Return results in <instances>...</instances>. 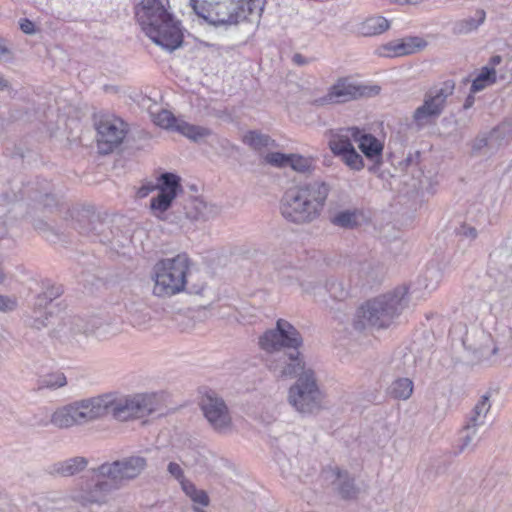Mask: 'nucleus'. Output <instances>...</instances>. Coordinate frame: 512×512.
<instances>
[{"label": "nucleus", "mask_w": 512, "mask_h": 512, "mask_svg": "<svg viewBox=\"0 0 512 512\" xmlns=\"http://www.w3.org/2000/svg\"><path fill=\"white\" fill-rule=\"evenodd\" d=\"M303 338L288 321L279 319L274 329L267 330L260 338L261 349L271 354L267 366L279 378L297 377L288 390V403L300 414L311 415L322 407L323 393L315 372L305 367L299 348Z\"/></svg>", "instance_id": "nucleus-1"}, {"label": "nucleus", "mask_w": 512, "mask_h": 512, "mask_svg": "<svg viewBox=\"0 0 512 512\" xmlns=\"http://www.w3.org/2000/svg\"><path fill=\"white\" fill-rule=\"evenodd\" d=\"M330 191V184L323 180L290 187L280 202L281 215L295 224L311 223L320 216Z\"/></svg>", "instance_id": "nucleus-2"}, {"label": "nucleus", "mask_w": 512, "mask_h": 512, "mask_svg": "<svg viewBox=\"0 0 512 512\" xmlns=\"http://www.w3.org/2000/svg\"><path fill=\"white\" fill-rule=\"evenodd\" d=\"M135 17L143 32L157 45L168 51L183 42L180 22L167 11L160 0H141L135 6Z\"/></svg>", "instance_id": "nucleus-3"}, {"label": "nucleus", "mask_w": 512, "mask_h": 512, "mask_svg": "<svg viewBox=\"0 0 512 512\" xmlns=\"http://www.w3.org/2000/svg\"><path fill=\"white\" fill-rule=\"evenodd\" d=\"M407 293V287L400 286L367 301L357 311L354 328L363 330L368 326L378 329L390 326L405 309Z\"/></svg>", "instance_id": "nucleus-4"}, {"label": "nucleus", "mask_w": 512, "mask_h": 512, "mask_svg": "<svg viewBox=\"0 0 512 512\" xmlns=\"http://www.w3.org/2000/svg\"><path fill=\"white\" fill-rule=\"evenodd\" d=\"M264 0H189L193 12L213 26L237 24L263 8Z\"/></svg>", "instance_id": "nucleus-5"}, {"label": "nucleus", "mask_w": 512, "mask_h": 512, "mask_svg": "<svg viewBox=\"0 0 512 512\" xmlns=\"http://www.w3.org/2000/svg\"><path fill=\"white\" fill-rule=\"evenodd\" d=\"M98 419L111 415L117 421H129L149 416L157 409L154 394L142 393L118 396L113 393L96 396Z\"/></svg>", "instance_id": "nucleus-6"}, {"label": "nucleus", "mask_w": 512, "mask_h": 512, "mask_svg": "<svg viewBox=\"0 0 512 512\" xmlns=\"http://www.w3.org/2000/svg\"><path fill=\"white\" fill-rule=\"evenodd\" d=\"M189 270V258L178 254L158 261L153 269V293L158 297H170L184 290Z\"/></svg>", "instance_id": "nucleus-7"}, {"label": "nucleus", "mask_w": 512, "mask_h": 512, "mask_svg": "<svg viewBox=\"0 0 512 512\" xmlns=\"http://www.w3.org/2000/svg\"><path fill=\"white\" fill-rule=\"evenodd\" d=\"M455 90V82L446 80L431 87L424 94L422 105L417 107L412 119L418 129H422L434 123L444 112L447 100Z\"/></svg>", "instance_id": "nucleus-8"}, {"label": "nucleus", "mask_w": 512, "mask_h": 512, "mask_svg": "<svg viewBox=\"0 0 512 512\" xmlns=\"http://www.w3.org/2000/svg\"><path fill=\"white\" fill-rule=\"evenodd\" d=\"M98 419L96 396L75 401L58 408L51 416V423L58 428H69Z\"/></svg>", "instance_id": "nucleus-9"}, {"label": "nucleus", "mask_w": 512, "mask_h": 512, "mask_svg": "<svg viewBox=\"0 0 512 512\" xmlns=\"http://www.w3.org/2000/svg\"><path fill=\"white\" fill-rule=\"evenodd\" d=\"M147 467V459L140 455H131L97 467L100 477H107L120 489L129 481L136 479Z\"/></svg>", "instance_id": "nucleus-10"}, {"label": "nucleus", "mask_w": 512, "mask_h": 512, "mask_svg": "<svg viewBox=\"0 0 512 512\" xmlns=\"http://www.w3.org/2000/svg\"><path fill=\"white\" fill-rule=\"evenodd\" d=\"M73 228L93 241L111 243L114 239L110 223L90 209H79L72 213Z\"/></svg>", "instance_id": "nucleus-11"}, {"label": "nucleus", "mask_w": 512, "mask_h": 512, "mask_svg": "<svg viewBox=\"0 0 512 512\" xmlns=\"http://www.w3.org/2000/svg\"><path fill=\"white\" fill-rule=\"evenodd\" d=\"M200 407L210 426L219 433L231 430L232 417L225 401L215 392H206L200 401Z\"/></svg>", "instance_id": "nucleus-12"}, {"label": "nucleus", "mask_w": 512, "mask_h": 512, "mask_svg": "<svg viewBox=\"0 0 512 512\" xmlns=\"http://www.w3.org/2000/svg\"><path fill=\"white\" fill-rule=\"evenodd\" d=\"M512 139V117L503 121L488 133L479 134L472 142V151L492 155Z\"/></svg>", "instance_id": "nucleus-13"}, {"label": "nucleus", "mask_w": 512, "mask_h": 512, "mask_svg": "<svg viewBox=\"0 0 512 512\" xmlns=\"http://www.w3.org/2000/svg\"><path fill=\"white\" fill-rule=\"evenodd\" d=\"M98 148L102 154H109L123 141L127 124L120 118L101 120L97 125Z\"/></svg>", "instance_id": "nucleus-14"}, {"label": "nucleus", "mask_w": 512, "mask_h": 512, "mask_svg": "<svg viewBox=\"0 0 512 512\" xmlns=\"http://www.w3.org/2000/svg\"><path fill=\"white\" fill-rule=\"evenodd\" d=\"M379 91L378 86L356 85L348 78H340L329 89L327 100L335 103H345L363 96L376 95Z\"/></svg>", "instance_id": "nucleus-15"}, {"label": "nucleus", "mask_w": 512, "mask_h": 512, "mask_svg": "<svg viewBox=\"0 0 512 512\" xmlns=\"http://www.w3.org/2000/svg\"><path fill=\"white\" fill-rule=\"evenodd\" d=\"M100 329V321L97 318L85 320L84 318L74 316L63 321L57 330L60 339L70 341L78 336H88L97 333Z\"/></svg>", "instance_id": "nucleus-16"}, {"label": "nucleus", "mask_w": 512, "mask_h": 512, "mask_svg": "<svg viewBox=\"0 0 512 512\" xmlns=\"http://www.w3.org/2000/svg\"><path fill=\"white\" fill-rule=\"evenodd\" d=\"M353 141L358 144L359 149L365 157L373 162L369 171H375L382 164L383 143L374 135L365 133L359 128L352 129Z\"/></svg>", "instance_id": "nucleus-17"}, {"label": "nucleus", "mask_w": 512, "mask_h": 512, "mask_svg": "<svg viewBox=\"0 0 512 512\" xmlns=\"http://www.w3.org/2000/svg\"><path fill=\"white\" fill-rule=\"evenodd\" d=\"M95 484L89 490L83 492L81 499L83 504H104L111 492L117 490L111 479L100 477L97 468L93 469Z\"/></svg>", "instance_id": "nucleus-18"}, {"label": "nucleus", "mask_w": 512, "mask_h": 512, "mask_svg": "<svg viewBox=\"0 0 512 512\" xmlns=\"http://www.w3.org/2000/svg\"><path fill=\"white\" fill-rule=\"evenodd\" d=\"M185 216L191 221H208L220 214V207L202 199H190L184 206Z\"/></svg>", "instance_id": "nucleus-19"}, {"label": "nucleus", "mask_w": 512, "mask_h": 512, "mask_svg": "<svg viewBox=\"0 0 512 512\" xmlns=\"http://www.w3.org/2000/svg\"><path fill=\"white\" fill-rule=\"evenodd\" d=\"M426 45L427 42L423 38L415 36L389 42L383 46V49L387 51V56L398 57L420 51L425 48Z\"/></svg>", "instance_id": "nucleus-20"}, {"label": "nucleus", "mask_w": 512, "mask_h": 512, "mask_svg": "<svg viewBox=\"0 0 512 512\" xmlns=\"http://www.w3.org/2000/svg\"><path fill=\"white\" fill-rule=\"evenodd\" d=\"M87 464L88 460L85 457L76 456L50 465L48 472L64 477L73 476L84 470Z\"/></svg>", "instance_id": "nucleus-21"}, {"label": "nucleus", "mask_w": 512, "mask_h": 512, "mask_svg": "<svg viewBox=\"0 0 512 512\" xmlns=\"http://www.w3.org/2000/svg\"><path fill=\"white\" fill-rule=\"evenodd\" d=\"M49 304V301L43 295L39 294L35 300L32 314L29 316L28 324L35 329H42L47 327L49 319L52 316L51 313L43 311V309Z\"/></svg>", "instance_id": "nucleus-22"}, {"label": "nucleus", "mask_w": 512, "mask_h": 512, "mask_svg": "<svg viewBox=\"0 0 512 512\" xmlns=\"http://www.w3.org/2000/svg\"><path fill=\"white\" fill-rule=\"evenodd\" d=\"M333 485L342 499L350 500L357 497L359 489L355 486L354 479L346 471L337 470Z\"/></svg>", "instance_id": "nucleus-23"}, {"label": "nucleus", "mask_w": 512, "mask_h": 512, "mask_svg": "<svg viewBox=\"0 0 512 512\" xmlns=\"http://www.w3.org/2000/svg\"><path fill=\"white\" fill-rule=\"evenodd\" d=\"M355 128L356 127H349L343 129L339 133L332 136L329 141V147L335 156L340 157L342 154L354 148V141L351 130Z\"/></svg>", "instance_id": "nucleus-24"}, {"label": "nucleus", "mask_w": 512, "mask_h": 512, "mask_svg": "<svg viewBox=\"0 0 512 512\" xmlns=\"http://www.w3.org/2000/svg\"><path fill=\"white\" fill-rule=\"evenodd\" d=\"M330 222L337 227L351 229L358 224L357 209L330 210Z\"/></svg>", "instance_id": "nucleus-25"}, {"label": "nucleus", "mask_w": 512, "mask_h": 512, "mask_svg": "<svg viewBox=\"0 0 512 512\" xmlns=\"http://www.w3.org/2000/svg\"><path fill=\"white\" fill-rule=\"evenodd\" d=\"M486 19V12L483 9H478L474 17L465 18L457 21L453 27V33L456 35L469 34L478 29Z\"/></svg>", "instance_id": "nucleus-26"}, {"label": "nucleus", "mask_w": 512, "mask_h": 512, "mask_svg": "<svg viewBox=\"0 0 512 512\" xmlns=\"http://www.w3.org/2000/svg\"><path fill=\"white\" fill-rule=\"evenodd\" d=\"M390 27L389 21L382 16H372L363 21L360 25V32L364 36L379 35Z\"/></svg>", "instance_id": "nucleus-27"}, {"label": "nucleus", "mask_w": 512, "mask_h": 512, "mask_svg": "<svg viewBox=\"0 0 512 512\" xmlns=\"http://www.w3.org/2000/svg\"><path fill=\"white\" fill-rule=\"evenodd\" d=\"M175 131L195 142L204 139L211 134L210 129L190 124L182 119L177 123Z\"/></svg>", "instance_id": "nucleus-28"}, {"label": "nucleus", "mask_w": 512, "mask_h": 512, "mask_svg": "<svg viewBox=\"0 0 512 512\" xmlns=\"http://www.w3.org/2000/svg\"><path fill=\"white\" fill-rule=\"evenodd\" d=\"M413 382L409 378H398L388 388V394L399 400H407L413 393Z\"/></svg>", "instance_id": "nucleus-29"}, {"label": "nucleus", "mask_w": 512, "mask_h": 512, "mask_svg": "<svg viewBox=\"0 0 512 512\" xmlns=\"http://www.w3.org/2000/svg\"><path fill=\"white\" fill-rule=\"evenodd\" d=\"M490 408L491 404L489 402V397L487 395H483L480 401L473 408L472 414L467 421V425L475 428L484 425L486 415Z\"/></svg>", "instance_id": "nucleus-30"}, {"label": "nucleus", "mask_w": 512, "mask_h": 512, "mask_svg": "<svg viewBox=\"0 0 512 512\" xmlns=\"http://www.w3.org/2000/svg\"><path fill=\"white\" fill-rule=\"evenodd\" d=\"M496 82V71L493 67H482L480 73L473 80L471 85V92L476 93L482 91L487 86Z\"/></svg>", "instance_id": "nucleus-31"}, {"label": "nucleus", "mask_w": 512, "mask_h": 512, "mask_svg": "<svg viewBox=\"0 0 512 512\" xmlns=\"http://www.w3.org/2000/svg\"><path fill=\"white\" fill-rule=\"evenodd\" d=\"M159 183L157 184V189L172 194L174 197L177 196L178 191H180L181 185H180V177L176 174L165 172L161 174L159 177Z\"/></svg>", "instance_id": "nucleus-32"}, {"label": "nucleus", "mask_w": 512, "mask_h": 512, "mask_svg": "<svg viewBox=\"0 0 512 512\" xmlns=\"http://www.w3.org/2000/svg\"><path fill=\"white\" fill-rule=\"evenodd\" d=\"M181 487L184 493L192 500L196 505L201 507L209 504V497L204 490H199L193 483L187 480L181 481Z\"/></svg>", "instance_id": "nucleus-33"}, {"label": "nucleus", "mask_w": 512, "mask_h": 512, "mask_svg": "<svg viewBox=\"0 0 512 512\" xmlns=\"http://www.w3.org/2000/svg\"><path fill=\"white\" fill-rule=\"evenodd\" d=\"M174 197L172 194H168L158 190L157 196L153 197L150 201V208L156 217H160V214L167 211L173 202Z\"/></svg>", "instance_id": "nucleus-34"}, {"label": "nucleus", "mask_w": 512, "mask_h": 512, "mask_svg": "<svg viewBox=\"0 0 512 512\" xmlns=\"http://www.w3.org/2000/svg\"><path fill=\"white\" fill-rule=\"evenodd\" d=\"M243 142L255 150L267 148L274 143L268 135L257 131H249L243 137Z\"/></svg>", "instance_id": "nucleus-35"}, {"label": "nucleus", "mask_w": 512, "mask_h": 512, "mask_svg": "<svg viewBox=\"0 0 512 512\" xmlns=\"http://www.w3.org/2000/svg\"><path fill=\"white\" fill-rule=\"evenodd\" d=\"M153 122L164 129L174 130L180 119L176 118L170 111L161 110L158 113L152 114Z\"/></svg>", "instance_id": "nucleus-36"}, {"label": "nucleus", "mask_w": 512, "mask_h": 512, "mask_svg": "<svg viewBox=\"0 0 512 512\" xmlns=\"http://www.w3.org/2000/svg\"><path fill=\"white\" fill-rule=\"evenodd\" d=\"M325 287L331 298L334 300L343 301L348 296V289L342 281H339L336 278H329Z\"/></svg>", "instance_id": "nucleus-37"}, {"label": "nucleus", "mask_w": 512, "mask_h": 512, "mask_svg": "<svg viewBox=\"0 0 512 512\" xmlns=\"http://www.w3.org/2000/svg\"><path fill=\"white\" fill-rule=\"evenodd\" d=\"M340 159L351 170L360 171L364 168V161L362 156L353 148L352 150L342 154Z\"/></svg>", "instance_id": "nucleus-38"}, {"label": "nucleus", "mask_w": 512, "mask_h": 512, "mask_svg": "<svg viewBox=\"0 0 512 512\" xmlns=\"http://www.w3.org/2000/svg\"><path fill=\"white\" fill-rule=\"evenodd\" d=\"M442 278L443 274L437 266H428L424 274V279L426 281L425 288L429 290L436 289Z\"/></svg>", "instance_id": "nucleus-39"}, {"label": "nucleus", "mask_w": 512, "mask_h": 512, "mask_svg": "<svg viewBox=\"0 0 512 512\" xmlns=\"http://www.w3.org/2000/svg\"><path fill=\"white\" fill-rule=\"evenodd\" d=\"M313 161L311 158H307L297 154H290L289 166L293 170L301 173H305L311 170Z\"/></svg>", "instance_id": "nucleus-40"}, {"label": "nucleus", "mask_w": 512, "mask_h": 512, "mask_svg": "<svg viewBox=\"0 0 512 512\" xmlns=\"http://www.w3.org/2000/svg\"><path fill=\"white\" fill-rule=\"evenodd\" d=\"M276 461L281 469L282 474L285 477H288L291 475L299 476V474L297 472V468L294 465V462L297 461L296 458L291 459V458L286 457L285 454L281 453V454L276 455Z\"/></svg>", "instance_id": "nucleus-41"}, {"label": "nucleus", "mask_w": 512, "mask_h": 512, "mask_svg": "<svg viewBox=\"0 0 512 512\" xmlns=\"http://www.w3.org/2000/svg\"><path fill=\"white\" fill-rule=\"evenodd\" d=\"M66 384L67 380L63 373L48 374L41 380V387L49 389L60 388L65 386Z\"/></svg>", "instance_id": "nucleus-42"}, {"label": "nucleus", "mask_w": 512, "mask_h": 512, "mask_svg": "<svg viewBox=\"0 0 512 512\" xmlns=\"http://www.w3.org/2000/svg\"><path fill=\"white\" fill-rule=\"evenodd\" d=\"M478 428L470 427L469 425H465L461 432V445L460 450L464 451L470 447L474 448L475 443L474 439L476 437Z\"/></svg>", "instance_id": "nucleus-43"}, {"label": "nucleus", "mask_w": 512, "mask_h": 512, "mask_svg": "<svg viewBox=\"0 0 512 512\" xmlns=\"http://www.w3.org/2000/svg\"><path fill=\"white\" fill-rule=\"evenodd\" d=\"M289 158L290 154L287 155L280 152H272L265 156V161L272 166L286 168L289 166Z\"/></svg>", "instance_id": "nucleus-44"}, {"label": "nucleus", "mask_w": 512, "mask_h": 512, "mask_svg": "<svg viewBox=\"0 0 512 512\" xmlns=\"http://www.w3.org/2000/svg\"><path fill=\"white\" fill-rule=\"evenodd\" d=\"M16 307L17 300L15 298L0 294V312L13 311Z\"/></svg>", "instance_id": "nucleus-45"}, {"label": "nucleus", "mask_w": 512, "mask_h": 512, "mask_svg": "<svg viewBox=\"0 0 512 512\" xmlns=\"http://www.w3.org/2000/svg\"><path fill=\"white\" fill-rule=\"evenodd\" d=\"M46 299L51 303L54 299L58 298L63 293V288L60 285H51L42 292Z\"/></svg>", "instance_id": "nucleus-46"}, {"label": "nucleus", "mask_w": 512, "mask_h": 512, "mask_svg": "<svg viewBox=\"0 0 512 512\" xmlns=\"http://www.w3.org/2000/svg\"><path fill=\"white\" fill-rule=\"evenodd\" d=\"M457 234L469 239H475L477 237V230L474 227L463 224L457 229Z\"/></svg>", "instance_id": "nucleus-47"}, {"label": "nucleus", "mask_w": 512, "mask_h": 512, "mask_svg": "<svg viewBox=\"0 0 512 512\" xmlns=\"http://www.w3.org/2000/svg\"><path fill=\"white\" fill-rule=\"evenodd\" d=\"M168 472L174 477L176 478L177 480H179L180 482L183 479V470L182 468L180 467L179 464L175 463V462H170L168 464Z\"/></svg>", "instance_id": "nucleus-48"}, {"label": "nucleus", "mask_w": 512, "mask_h": 512, "mask_svg": "<svg viewBox=\"0 0 512 512\" xmlns=\"http://www.w3.org/2000/svg\"><path fill=\"white\" fill-rule=\"evenodd\" d=\"M20 29L23 31V33L28 35H32L35 33L34 23L27 18L21 19Z\"/></svg>", "instance_id": "nucleus-49"}, {"label": "nucleus", "mask_w": 512, "mask_h": 512, "mask_svg": "<svg viewBox=\"0 0 512 512\" xmlns=\"http://www.w3.org/2000/svg\"><path fill=\"white\" fill-rule=\"evenodd\" d=\"M157 189V185H151V184H148V185H143L142 187H140L137 191V196L139 198H144L146 196L149 195L150 192H152L153 190Z\"/></svg>", "instance_id": "nucleus-50"}, {"label": "nucleus", "mask_w": 512, "mask_h": 512, "mask_svg": "<svg viewBox=\"0 0 512 512\" xmlns=\"http://www.w3.org/2000/svg\"><path fill=\"white\" fill-rule=\"evenodd\" d=\"M292 62L297 66H304L310 63V60L300 53H295L292 57Z\"/></svg>", "instance_id": "nucleus-51"}, {"label": "nucleus", "mask_w": 512, "mask_h": 512, "mask_svg": "<svg viewBox=\"0 0 512 512\" xmlns=\"http://www.w3.org/2000/svg\"><path fill=\"white\" fill-rule=\"evenodd\" d=\"M502 62V57L500 55H494L490 58L488 64L485 67H495Z\"/></svg>", "instance_id": "nucleus-52"}, {"label": "nucleus", "mask_w": 512, "mask_h": 512, "mask_svg": "<svg viewBox=\"0 0 512 512\" xmlns=\"http://www.w3.org/2000/svg\"><path fill=\"white\" fill-rule=\"evenodd\" d=\"M39 198L41 199V201L44 202L45 206H50L51 202H55L54 197L52 195H50L49 193L40 195Z\"/></svg>", "instance_id": "nucleus-53"}, {"label": "nucleus", "mask_w": 512, "mask_h": 512, "mask_svg": "<svg viewBox=\"0 0 512 512\" xmlns=\"http://www.w3.org/2000/svg\"><path fill=\"white\" fill-rule=\"evenodd\" d=\"M18 199H19V197L17 196V194L15 192H13L12 194L5 193L2 196V202L3 203H9V202H12V201H16Z\"/></svg>", "instance_id": "nucleus-54"}, {"label": "nucleus", "mask_w": 512, "mask_h": 512, "mask_svg": "<svg viewBox=\"0 0 512 512\" xmlns=\"http://www.w3.org/2000/svg\"><path fill=\"white\" fill-rule=\"evenodd\" d=\"M4 90H8L9 92H12L9 82L2 75H0V91H4Z\"/></svg>", "instance_id": "nucleus-55"}, {"label": "nucleus", "mask_w": 512, "mask_h": 512, "mask_svg": "<svg viewBox=\"0 0 512 512\" xmlns=\"http://www.w3.org/2000/svg\"><path fill=\"white\" fill-rule=\"evenodd\" d=\"M34 226L37 230L43 233H46L49 230L48 225L42 221H37Z\"/></svg>", "instance_id": "nucleus-56"}, {"label": "nucleus", "mask_w": 512, "mask_h": 512, "mask_svg": "<svg viewBox=\"0 0 512 512\" xmlns=\"http://www.w3.org/2000/svg\"><path fill=\"white\" fill-rule=\"evenodd\" d=\"M7 235V226L4 221L0 219V239Z\"/></svg>", "instance_id": "nucleus-57"}, {"label": "nucleus", "mask_w": 512, "mask_h": 512, "mask_svg": "<svg viewBox=\"0 0 512 512\" xmlns=\"http://www.w3.org/2000/svg\"><path fill=\"white\" fill-rule=\"evenodd\" d=\"M8 53H9V50L6 47L4 40L0 39V56H4Z\"/></svg>", "instance_id": "nucleus-58"}, {"label": "nucleus", "mask_w": 512, "mask_h": 512, "mask_svg": "<svg viewBox=\"0 0 512 512\" xmlns=\"http://www.w3.org/2000/svg\"><path fill=\"white\" fill-rule=\"evenodd\" d=\"M473 102H474V98H473V96H468V97L466 98L465 102H464V108H465V109L470 108V107L472 106Z\"/></svg>", "instance_id": "nucleus-59"}, {"label": "nucleus", "mask_w": 512, "mask_h": 512, "mask_svg": "<svg viewBox=\"0 0 512 512\" xmlns=\"http://www.w3.org/2000/svg\"><path fill=\"white\" fill-rule=\"evenodd\" d=\"M423 0H405V3L411 4V5H417L420 4Z\"/></svg>", "instance_id": "nucleus-60"}, {"label": "nucleus", "mask_w": 512, "mask_h": 512, "mask_svg": "<svg viewBox=\"0 0 512 512\" xmlns=\"http://www.w3.org/2000/svg\"><path fill=\"white\" fill-rule=\"evenodd\" d=\"M193 509L195 512H204V510L201 507L194 506Z\"/></svg>", "instance_id": "nucleus-61"}, {"label": "nucleus", "mask_w": 512, "mask_h": 512, "mask_svg": "<svg viewBox=\"0 0 512 512\" xmlns=\"http://www.w3.org/2000/svg\"><path fill=\"white\" fill-rule=\"evenodd\" d=\"M84 225H85L87 228H91V225H89L88 223H84Z\"/></svg>", "instance_id": "nucleus-62"}]
</instances>
